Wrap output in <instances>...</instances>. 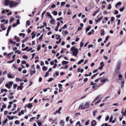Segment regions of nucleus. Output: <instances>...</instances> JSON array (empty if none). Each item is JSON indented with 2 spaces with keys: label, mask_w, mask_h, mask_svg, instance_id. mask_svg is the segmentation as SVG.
Returning <instances> with one entry per match:
<instances>
[{
  "label": "nucleus",
  "mask_w": 126,
  "mask_h": 126,
  "mask_svg": "<svg viewBox=\"0 0 126 126\" xmlns=\"http://www.w3.org/2000/svg\"><path fill=\"white\" fill-rule=\"evenodd\" d=\"M70 51H72V53L74 56L76 57L78 53V48H76L75 47L73 46L70 49Z\"/></svg>",
  "instance_id": "nucleus-1"
},
{
  "label": "nucleus",
  "mask_w": 126,
  "mask_h": 126,
  "mask_svg": "<svg viewBox=\"0 0 126 126\" xmlns=\"http://www.w3.org/2000/svg\"><path fill=\"white\" fill-rule=\"evenodd\" d=\"M120 65L119 64L116 65L115 69V72L116 74H118L120 73Z\"/></svg>",
  "instance_id": "nucleus-2"
},
{
  "label": "nucleus",
  "mask_w": 126,
  "mask_h": 126,
  "mask_svg": "<svg viewBox=\"0 0 126 126\" xmlns=\"http://www.w3.org/2000/svg\"><path fill=\"white\" fill-rule=\"evenodd\" d=\"M17 5V3L16 2H14L13 1H11L9 3L10 7L11 8L13 7L14 6L16 5Z\"/></svg>",
  "instance_id": "nucleus-3"
},
{
  "label": "nucleus",
  "mask_w": 126,
  "mask_h": 126,
  "mask_svg": "<svg viewBox=\"0 0 126 126\" xmlns=\"http://www.w3.org/2000/svg\"><path fill=\"white\" fill-rule=\"evenodd\" d=\"M10 2V1L9 0H5L4 2V4L5 6H7L9 4Z\"/></svg>",
  "instance_id": "nucleus-4"
},
{
  "label": "nucleus",
  "mask_w": 126,
  "mask_h": 126,
  "mask_svg": "<svg viewBox=\"0 0 126 126\" xmlns=\"http://www.w3.org/2000/svg\"><path fill=\"white\" fill-rule=\"evenodd\" d=\"M107 81H109V80L107 78L105 79H101L100 81V82L104 83H105Z\"/></svg>",
  "instance_id": "nucleus-5"
},
{
  "label": "nucleus",
  "mask_w": 126,
  "mask_h": 126,
  "mask_svg": "<svg viewBox=\"0 0 126 126\" xmlns=\"http://www.w3.org/2000/svg\"><path fill=\"white\" fill-rule=\"evenodd\" d=\"M14 38L17 42H18L20 41V39L19 38L17 37V36H15L14 37Z\"/></svg>",
  "instance_id": "nucleus-6"
},
{
  "label": "nucleus",
  "mask_w": 126,
  "mask_h": 126,
  "mask_svg": "<svg viewBox=\"0 0 126 126\" xmlns=\"http://www.w3.org/2000/svg\"><path fill=\"white\" fill-rule=\"evenodd\" d=\"M84 106V107H85V109L89 107V103L86 102Z\"/></svg>",
  "instance_id": "nucleus-7"
},
{
  "label": "nucleus",
  "mask_w": 126,
  "mask_h": 126,
  "mask_svg": "<svg viewBox=\"0 0 126 126\" xmlns=\"http://www.w3.org/2000/svg\"><path fill=\"white\" fill-rule=\"evenodd\" d=\"M85 109V107L84 106L83 107V105H80L78 108V109L79 110L80 109Z\"/></svg>",
  "instance_id": "nucleus-8"
},
{
  "label": "nucleus",
  "mask_w": 126,
  "mask_h": 126,
  "mask_svg": "<svg viewBox=\"0 0 126 126\" xmlns=\"http://www.w3.org/2000/svg\"><path fill=\"white\" fill-rule=\"evenodd\" d=\"M55 20L54 19H51L50 21V23L52 25L55 24Z\"/></svg>",
  "instance_id": "nucleus-9"
},
{
  "label": "nucleus",
  "mask_w": 126,
  "mask_h": 126,
  "mask_svg": "<svg viewBox=\"0 0 126 126\" xmlns=\"http://www.w3.org/2000/svg\"><path fill=\"white\" fill-rule=\"evenodd\" d=\"M105 31L103 29H102L100 30V34L101 35L103 36L104 35Z\"/></svg>",
  "instance_id": "nucleus-10"
},
{
  "label": "nucleus",
  "mask_w": 126,
  "mask_h": 126,
  "mask_svg": "<svg viewBox=\"0 0 126 126\" xmlns=\"http://www.w3.org/2000/svg\"><path fill=\"white\" fill-rule=\"evenodd\" d=\"M0 27L1 28L3 31L5 30L6 29V28L4 27V24H1Z\"/></svg>",
  "instance_id": "nucleus-11"
},
{
  "label": "nucleus",
  "mask_w": 126,
  "mask_h": 126,
  "mask_svg": "<svg viewBox=\"0 0 126 126\" xmlns=\"http://www.w3.org/2000/svg\"><path fill=\"white\" fill-rule=\"evenodd\" d=\"M103 18L102 16H101L100 17L98 18L96 21V22L97 23L99 21L101 20Z\"/></svg>",
  "instance_id": "nucleus-12"
},
{
  "label": "nucleus",
  "mask_w": 126,
  "mask_h": 126,
  "mask_svg": "<svg viewBox=\"0 0 126 126\" xmlns=\"http://www.w3.org/2000/svg\"><path fill=\"white\" fill-rule=\"evenodd\" d=\"M96 122L94 120H93L91 122V124L95 126L96 124Z\"/></svg>",
  "instance_id": "nucleus-13"
},
{
  "label": "nucleus",
  "mask_w": 126,
  "mask_h": 126,
  "mask_svg": "<svg viewBox=\"0 0 126 126\" xmlns=\"http://www.w3.org/2000/svg\"><path fill=\"white\" fill-rule=\"evenodd\" d=\"M91 26H89L85 29V32L86 33L91 29Z\"/></svg>",
  "instance_id": "nucleus-14"
},
{
  "label": "nucleus",
  "mask_w": 126,
  "mask_h": 126,
  "mask_svg": "<svg viewBox=\"0 0 126 126\" xmlns=\"http://www.w3.org/2000/svg\"><path fill=\"white\" fill-rule=\"evenodd\" d=\"M68 62L65 61H63L62 62V64L63 65L64 64H66L68 63Z\"/></svg>",
  "instance_id": "nucleus-15"
},
{
  "label": "nucleus",
  "mask_w": 126,
  "mask_h": 126,
  "mask_svg": "<svg viewBox=\"0 0 126 126\" xmlns=\"http://www.w3.org/2000/svg\"><path fill=\"white\" fill-rule=\"evenodd\" d=\"M5 86L9 89H10L11 88L10 86L8 83H7L5 84Z\"/></svg>",
  "instance_id": "nucleus-16"
},
{
  "label": "nucleus",
  "mask_w": 126,
  "mask_h": 126,
  "mask_svg": "<svg viewBox=\"0 0 126 126\" xmlns=\"http://www.w3.org/2000/svg\"><path fill=\"white\" fill-rule=\"evenodd\" d=\"M7 117H8L9 119L10 120H12L14 118V116L10 117L9 115H7Z\"/></svg>",
  "instance_id": "nucleus-17"
},
{
  "label": "nucleus",
  "mask_w": 126,
  "mask_h": 126,
  "mask_svg": "<svg viewBox=\"0 0 126 126\" xmlns=\"http://www.w3.org/2000/svg\"><path fill=\"white\" fill-rule=\"evenodd\" d=\"M32 107V104L31 103H29L28 104V106H27L28 108H31Z\"/></svg>",
  "instance_id": "nucleus-18"
},
{
  "label": "nucleus",
  "mask_w": 126,
  "mask_h": 126,
  "mask_svg": "<svg viewBox=\"0 0 126 126\" xmlns=\"http://www.w3.org/2000/svg\"><path fill=\"white\" fill-rule=\"evenodd\" d=\"M84 60L83 59H81L78 62L77 64L79 65L81 63H82L84 61Z\"/></svg>",
  "instance_id": "nucleus-19"
},
{
  "label": "nucleus",
  "mask_w": 126,
  "mask_h": 126,
  "mask_svg": "<svg viewBox=\"0 0 126 126\" xmlns=\"http://www.w3.org/2000/svg\"><path fill=\"white\" fill-rule=\"evenodd\" d=\"M47 14L48 16L50 17L51 18H52V16L48 12H47Z\"/></svg>",
  "instance_id": "nucleus-20"
},
{
  "label": "nucleus",
  "mask_w": 126,
  "mask_h": 126,
  "mask_svg": "<svg viewBox=\"0 0 126 126\" xmlns=\"http://www.w3.org/2000/svg\"><path fill=\"white\" fill-rule=\"evenodd\" d=\"M36 71L34 70L32 71H30V75L31 76L33 74H34L35 73Z\"/></svg>",
  "instance_id": "nucleus-21"
},
{
  "label": "nucleus",
  "mask_w": 126,
  "mask_h": 126,
  "mask_svg": "<svg viewBox=\"0 0 126 126\" xmlns=\"http://www.w3.org/2000/svg\"><path fill=\"white\" fill-rule=\"evenodd\" d=\"M61 40H62V39L61 38H60L59 39V40L58 41H56V43L57 44H58L59 43H60L61 42Z\"/></svg>",
  "instance_id": "nucleus-22"
},
{
  "label": "nucleus",
  "mask_w": 126,
  "mask_h": 126,
  "mask_svg": "<svg viewBox=\"0 0 126 126\" xmlns=\"http://www.w3.org/2000/svg\"><path fill=\"white\" fill-rule=\"evenodd\" d=\"M4 79V78H1L0 79V85L3 82Z\"/></svg>",
  "instance_id": "nucleus-23"
},
{
  "label": "nucleus",
  "mask_w": 126,
  "mask_h": 126,
  "mask_svg": "<svg viewBox=\"0 0 126 126\" xmlns=\"http://www.w3.org/2000/svg\"><path fill=\"white\" fill-rule=\"evenodd\" d=\"M43 34H42L41 36L39 38V41H41L42 40V39L43 38Z\"/></svg>",
  "instance_id": "nucleus-24"
},
{
  "label": "nucleus",
  "mask_w": 126,
  "mask_h": 126,
  "mask_svg": "<svg viewBox=\"0 0 126 126\" xmlns=\"http://www.w3.org/2000/svg\"><path fill=\"white\" fill-rule=\"evenodd\" d=\"M47 69V68L46 67L44 66L42 67V70L43 71H46Z\"/></svg>",
  "instance_id": "nucleus-25"
},
{
  "label": "nucleus",
  "mask_w": 126,
  "mask_h": 126,
  "mask_svg": "<svg viewBox=\"0 0 126 126\" xmlns=\"http://www.w3.org/2000/svg\"><path fill=\"white\" fill-rule=\"evenodd\" d=\"M68 67V65H65L64 67H61L60 68L63 69H67Z\"/></svg>",
  "instance_id": "nucleus-26"
},
{
  "label": "nucleus",
  "mask_w": 126,
  "mask_h": 126,
  "mask_svg": "<svg viewBox=\"0 0 126 126\" xmlns=\"http://www.w3.org/2000/svg\"><path fill=\"white\" fill-rule=\"evenodd\" d=\"M125 9V7L124 6L122 7L119 10L121 12H123Z\"/></svg>",
  "instance_id": "nucleus-27"
},
{
  "label": "nucleus",
  "mask_w": 126,
  "mask_h": 126,
  "mask_svg": "<svg viewBox=\"0 0 126 126\" xmlns=\"http://www.w3.org/2000/svg\"><path fill=\"white\" fill-rule=\"evenodd\" d=\"M7 76H8V77L9 78L13 79V78H14V77H12V75H10V74H7Z\"/></svg>",
  "instance_id": "nucleus-28"
},
{
  "label": "nucleus",
  "mask_w": 126,
  "mask_h": 126,
  "mask_svg": "<svg viewBox=\"0 0 126 126\" xmlns=\"http://www.w3.org/2000/svg\"><path fill=\"white\" fill-rule=\"evenodd\" d=\"M8 83L10 87H11L12 86V84H13V81H10L8 82Z\"/></svg>",
  "instance_id": "nucleus-29"
},
{
  "label": "nucleus",
  "mask_w": 126,
  "mask_h": 126,
  "mask_svg": "<svg viewBox=\"0 0 126 126\" xmlns=\"http://www.w3.org/2000/svg\"><path fill=\"white\" fill-rule=\"evenodd\" d=\"M121 4V2H118L115 5V7H117L116 6L117 5H120Z\"/></svg>",
  "instance_id": "nucleus-30"
},
{
  "label": "nucleus",
  "mask_w": 126,
  "mask_h": 126,
  "mask_svg": "<svg viewBox=\"0 0 126 126\" xmlns=\"http://www.w3.org/2000/svg\"><path fill=\"white\" fill-rule=\"evenodd\" d=\"M23 88V86H18L17 88V90L20 89V90H22Z\"/></svg>",
  "instance_id": "nucleus-31"
},
{
  "label": "nucleus",
  "mask_w": 126,
  "mask_h": 126,
  "mask_svg": "<svg viewBox=\"0 0 126 126\" xmlns=\"http://www.w3.org/2000/svg\"><path fill=\"white\" fill-rule=\"evenodd\" d=\"M97 85H93L92 87V88L94 89L95 90L96 89H97Z\"/></svg>",
  "instance_id": "nucleus-32"
},
{
  "label": "nucleus",
  "mask_w": 126,
  "mask_h": 126,
  "mask_svg": "<svg viewBox=\"0 0 126 126\" xmlns=\"http://www.w3.org/2000/svg\"><path fill=\"white\" fill-rule=\"evenodd\" d=\"M26 24L27 25L29 26L30 24V21L29 20H27L26 22Z\"/></svg>",
  "instance_id": "nucleus-33"
},
{
  "label": "nucleus",
  "mask_w": 126,
  "mask_h": 126,
  "mask_svg": "<svg viewBox=\"0 0 126 126\" xmlns=\"http://www.w3.org/2000/svg\"><path fill=\"white\" fill-rule=\"evenodd\" d=\"M104 65V64L102 65H101L99 68H98V69L99 70H101L102 69Z\"/></svg>",
  "instance_id": "nucleus-34"
},
{
  "label": "nucleus",
  "mask_w": 126,
  "mask_h": 126,
  "mask_svg": "<svg viewBox=\"0 0 126 126\" xmlns=\"http://www.w3.org/2000/svg\"><path fill=\"white\" fill-rule=\"evenodd\" d=\"M67 25L66 24H65L64 25V26H63V27L62 28V29H65L66 28H67Z\"/></svg>",
  "instance_id": "nucleus-35"
},
{
  "label": "nucleus",
  "mask_w": 126,
  "mask_h": 126,
  "mask_svg": "<svg viewBox=\"0 0 126 126\" xmlns=\"http://www.w3.org/2000/svg\"><path fill=\"white\" fill-rule=\"evenodd\" d=\"M11 25L9 26L8 28L7 31H8V32H9V31L10 30V29H11Z\"/></svg>",
  "instance_id": "nucleus-36"
},
{
  "label": "nucleus",
  "mask_w": 126,
  "mask_h": 126,
  "mask_svg": "<svg viewBox=\"0 0 126 126\" xmlns=\"http://www.w3.org/2000/svg\"><path fill=\"white\" fill-rule=\"evenodd\" d=\"M15 60V59H14L11 61H10L8 62H7V63H11L13 62H14V61Z\"/></svg>",
  "instance_id": "nucleus-37"
},
{
  "label": "nucleus",
  "mask_w": 126,
  "mask_h": 126,
  "mask_svg": "<svg viewBox=\"0 0 126 126\" xmlns=\"http://www.w3.org/2000/svg\"><path fill=\"white\" fill-rule=\"evenodd\" d=\"M17 84H15L13 85V88L14 89H15L16 87L17 86Z\"/></svg>",
  "instance_id": "nucleus-38"
},
{
  "label": "nucleus",
  "mask_w": 126,
  "mask_h": 126,
  "mask_svg": "<svg viewBox=\"0 0 126 126\" xmlns=\"http://www.w3.org/2000/svg\"><path fill=\"white\" fill-rule=\"evenodd\" d=\"M49 74V72H47L45 74V75H44L45 77H47L48 76Z\"/></svg>",
  "instance_id": "nucleus-39"
},
{
  "label": "nucleus",
  "mask_w": 126,
  "mask_h": 126,
  "mask_svg": "<svg viewBox=\"0 0 126 126\" xmlns=\"http://www.w3.org/2000/svg\"><path fill=\"white\" fill-rule=\"evenodd\" d=\"M96 84V83H94L93 82V81H91L90 83V85H95Z\"/></svg>",
  "instance_id": "nucleus-40"
},
{
  "label": "nucleus",
  "mask_w": 126,
  "mask_h": 126,
  "mask_svg": "<svg viewBox=\"0 0 126 126\" xmlns=\"http://www.w3.org/2000/svg\"><path fill=\"white\" fill-rule=\"evenodd\" d=\"M62 85L60 84H58V86L60 89H61L62 88Z\"/></svg>",
  "instance_id": "nucleus-41"
},
{
  "label": "nucleus",
  "mask_w": 126,
  "mask_h": 126,
  "mask_svg": "<svg viewBox=\"0 0 126 126\" xmlns=\"http://www.w3.org/2000/svg\"><path fill=\"white\" fill-rule=\"evenodd\" d=\"M15 123L16 124H18L19 123V122L18 121L16 120L15 121Z\"/></svg>",
  "instance_id": "nucleus-42"
},
{
  "label": "nucleus",
  "mask_w": 126,
  "mask_h": 126,
  "mask_svg": "<svg viewBox=\"0 0 126 126\" xmlns=\"http://www.w3.org/2000/svg\"><path fill=\"white\" fill-rule=\"evenodd\" d=\"M23 57L24 59H27L28 58V56L26 55H24L23 56Z\"/></svg>",
  "instance_id": "nucleus-43"
},
{
  "label": "nucleus",
  "mask_w": 126,
  "mask_h": 126,
  "mask_svg": "<svg viewBox=\"0 0 126 126\" xmlns=\"http://www.w3.org/2000/svg\"><path fill=\"white\" fill-rule=\"evenodd\" d=\"M46 11H44L42 13V18H43L44 15L46 13Z\"/></svg>",
  "instance_id": "nucleus-44"
},
{
  "label": "nucleus",
  "mask_w": 126,
  "mask_h": 126,
  "mask_svg": "<svg viewBox=\"0 0 126 126\" xmlns=\"http://www.w3.org/2000/svg\"><path fill=\"white\" fill-rule=\"evenodd\" d=\"M53 14L54 15H56L57 14V12L55 11H54L53 12Z\"/></svg>",
  "instance_id": "nucleus-45"
},
{
  "label": "nucleus",
  "mask_w": 126,
  "mask_h": 126,
  "mask_svg": "<svg viewBox=\"0 0 126 126\" xmlns=\"http://www.w3.org/2000/svg\"><path fill=\"white\" fill-rule=\"evenodd\" d=\"M65 2H62L61 3V6H63L65 4Z\"/></svg>",
  "instance_id": "nucleus-46"
},
{
  "label": "nucleus",
  "mask_w": 126,
  "mask_h": 126,
  "mask_svg": "<svg viewBox=\"0 0 126 126\" xmlns=\"http://www.w3.org/2000/svg\"><path fill=\"white\" fill-rule=\"evenodd\" d=\"M83 43L82 42H80V47H82L83 46Z\"/></svg>",
  "instance_id": "nucleus-47"
},
{
  "label": "nucleus",
  "mask_w": 126,
  "mask_h": 126,
  "mask_svg": "<svg viewBox=\"0 0 126 126\" xmlns=\"http://www.w3.org/2000/svg\"><path fill=\"white\" fill-rule=\"evenodd\" d=\"M13 66L15 69H17V66H16L14 64L13 65V66L12 67H13Z\"/></svg>",
  "instance_id": "nucleus-48"
},
{
  "label": "nucleus",
  "mask_w": 126,
  "mask_h": 126,
  "mask_svg": "<svg viewBox=\"0 0 126 126\" xmlns=\"http://www.w3.org/2000/svg\"><path fill=\"white\" fill-rule=\"evenodd\" d=\"M41 49V47L40 45H39L37 47V51H39Z\"/></svg>",
  "instance_id": "nucleus-49"
},
{
  "label": "nucleus",
  "mask_w": 126,
  "mask_h": 126,
  "mask_svg": "<svg viewBox=\"0 0 126 126\" xmlns=\"http://www.w3.org/2000/svg\"><path fill=\"white\" fill-rule=\"evenodd\" d=\"M20 23V22L19 21V19H18L17 20L16 23L17 25H18V24H19Z\"/></svg>",
  "instance_id": "nucleus-50"
},
{
  "label": "nucleus",
  "mask_w": 126,
  "mask_h": 126,
  "mask_svg": "<svg viewBox=\"0 0 126 126\" xmlns=\"http://www.w3.org/2000/svg\"><path fill=\"white\" fill-rule=\"evenodd\" d=\"M26 62L24 60H23L21 61V63L22 64H25L26 63Z\"/></svg>",
  "instance_id": "nucleus-51"
},
{
  "label": "nucleus",
  "mask_w": 126,
  "mask_h": 126,
  "mask_svg": "<svg viewBox=\"0 0 126 126\" xmlns=\"http://www.w3.org/2000/svg\"><path fill=\"white\" fill-rule=\"evenodd\" d=\"M37 123H38V125L39 126H41L42 124V123L41 122H37Z\"/></svg>",
  "instance_id": "nucleus-52"
},
{
  "label": "nucleus",
  "mask_w": 126,
  "mask_h": 126,
  "mask_svg": "<svg viewBox=\"0 0 126 126\" xmlns=\"http://www.w3.org/2000/svg\"><path fill=\"white\" fill-rule=\"evenodd\" d=\"M122 84V87H123L124 86V84L125 83L124 80H123L121 82Z\"/></svg>",
  "instance_id": "nucleus-53"
},
{
  "label": "nucleus",
  "mask_w": 126,
  "mask_h": 126,
  "mask_svg": "<svg viewBox=\"0 0 126 126\" xmlns=\"http://www.w3.org/2000/svg\"><path fill=\"white\" fill-rule=\"evenodd\" d=\"M14 19V18H11L10 20L9 21V22H12Z\"/></svg>",
  "instance_id": "nucleus-54"
},
{
  "label": "nucleus",
  "mask_w": 126,
  "mask_h": 126,
  "mask_svg": "<svg viewBox=\"0 0 126 126\" xmlns=\"http://www.w3.org/2000/svg\"><path fill=\"white\" fill-rule=\"evenodd\" d=\"M114 17H111V18L110 21H112L114 20Z\"/></svg>",
  "instance_id": "nucleus-55"
},
{
  "label": "nucleus",
  "mask_w": 126,
  "mask_h": 126,
  "mask_svg": "<svg viewBox=\"0 0 126 126\" xmlns=\"http://www.w3.org/2000/svg\"><path fill=\"white\" fill-rule=\"evenodd\" d=\"M99 98V96H97V97H96L94 100L93 101V102H94L95 101H96Z\"/></svg>",
  "instance_id": "nucleus-56"
},
{
  "label": "nucleus",
  "mask_w": 126,
  "mask_h": 126,
  "mask_svg": "<svg viewBox=\"0 0 126 126\" xmlns=\"http://www.w3.org/2000/svg\"><path fill=\"white\" fill-rule=\"evenodd\" d=\"M63 18L62 17H60L59 18H57L56 20H57V21H59V20H62L63 19Z\"/></svg>",
  "instance_id": "nucleus-57"
},
{
  "label": "nucleus",
  "mask_w": 126,
  "mask_h": 126,
  "mask_svg": "<svg viewBox=\"0 0 126 126\" xmlns=\"http://www.w3.org/2000/svg\"><path fill=\"white\" fill-rule=\"evenodd\" d=\"M8 113V111L7 110H5L4 112V114L5 115H6Z\"/></svg>",
  "instance_id": "nucleus-58"
},
{
  "label": "nucleus",
  "mask_w": 126,
  "mask_h": 126,
  "mask_svg": "<svg viewBox=\"0 0 126 126\" xmlns=\"http://www.w3.org/2000/svg\"><path fill=\"white\" fill-rule=\"evenodd\" d=\"M70 118V117H66V122H68L69 120V119Z\"/></svg>",
  "instance_id": "nucleus-59"
},
{
  "label": "nucleus",
  "mask_w": 126,
  "mask_h": 126,
  "mask_svg": "<svg viewBox=\"0 0 126 126\" xmlns=\"http://www.w3.org/2000/svg\"><path fill=\"white\" fill-rule=\"evenodd\" d=\"M35 55V53H33L32 54V57L31 58V59H33Z\"/></svg>",
  "instance_id": "nucleus-60"
},
{
  "label": "nucleus",
  "mask_w": 126,
  "mask_h": 126,
  "mask_svg": "<svg viewBox=\"0 0 126 126\" xmlns=\"http://www.w3.org/2000/svg\"><path fill=\"white\" fill-rule=\"evenodd\" d=\"M17 25V24L16 23H14L13 24V25L12 26L13 27H15Z\"/></svg>",
  "instance_id": "nucleus-61"
},
{
  "label": "nucleus",
  "mask_w": 126,
  "mask_h": 126,
  "mask_svg": "<svg viewBox=\"0 0 126 126\" xmlns=\"http://www.w3.org/2000/svg\"><path fill=\"white\" fill-rule=\"evenodd\" d=\"M53 79H54L52 78H50L48 80V82H50Z\"/></svg>",
  "instance_id": "nucleus-62"
},
{
  "label": "nucleus",
  "mask_w": 126,
  "mask_h": 126,
  "mask_svg": "<svg viewBox=\"0 0 126 126\" xmlns=\"http://www.w3.org/2000/svg\"><path fill=\"white\" fill-rule=\"evenodd\" d=\"M88 80V79L87 78H85L83 80V81L84 82H86Z\"/></svg>",
  "instance_id": "nucleus-63"
},
{
  "label": "nucleus",
  "mask_w": 126,
  "mask_h": 126,
  "mask_svg": "<svg viewBox=\"0 0 126 126\" xmlns=\"http://www.w3.org/2000/svg\"><path fill=\"white\" fill-rule=\"evenodd\" d=\"M115 13L114 14L115 15H117L118 13V11L115 10Z\"/></svg>",
  "instance_id": "nucleus-64"
}]
</instances>
